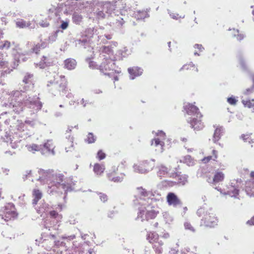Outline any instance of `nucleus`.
Segmentation results:
<instances>
[{
  "label": "nucleus",
  "instance_id": "1",
  "mask_svg": "<svg viewBox=\"0 0 254 254\" xmlns=\"http://www.w3.org/2000/svg\"><path fill=\"white\" fill-rule=\"evenodd\" d=\"M197 215L202 217L200 225L201 226L213 228L217 225L218 219L212 210H206L200 208L196 212Z\"/></svg>",
  "mask_w": 254,
  "mask_h": 254
},
{
  "label": "nucleus",
  "instance_id": "2",
  "mask_svg": "<svg viewBox=\"0 0 254 254\" xmlns=\"http://www.w3.org/2000/svg\"><path fill=\"white\" fill-rule=\"evenodd\" d=\"M166 134L162 131H159L156 134V136L152 139L151 146L155 150L159 152H162L164 151L165 146L164 140L166 139Z\"/></svg>",
  "mask_w": 254,
  "mask_h": 254
},
{
  "label": "nucleus",
  "instance_id": "3",
  "mask_svg": "<svg viewBox=\"0 0 254 254\" xmlns=\"http://www.w3.org/2000/svg\"><path fill=\"white\" fill-rule=\"evenodd\" d=\"M159 211L152 207L150 209H140L138 213V217L141 218L142 221H148L150 219H155L159 214Z\"/></svg>",
  "mask_w": 254,
  "mask_h": 254
},
{
  "label": "nucleus",
  "instance_id": "4",
  "mask_svg": "<svg viewBox=\"0 0 254 254\" xmlns=\"http://www.w3.org/2000/svg\"><path fill=\"white\" fill-rule=\"evenodd\" d=\"M154 166L155 160L149 159L143 160L138 165L134 166V169L139 173H144L152 170Z\"/></svg>",
  "mask_w": 254,
  "mask_h": 254
},
{
  "label": "nucleus",
  "instance_id": "5",
  "mask_svg": "<svg viewBox=\"0 0 254 254\" xmlns=\"http://www.w3.org/2000/svg\"><path fill=\"white\" fill-rule=\"evenodd\" d=\"M17 216L14 205L12 203H7L4 207L3 218L8 221L14 219Z\"/></svg>",
  "mask_w": 254,
  "mask_h": 254
},
{
  "label": "nucleus",
  "instance_id": "6",
  "mask_svg": "<svg viewBox=\"0 0 254 254\" xmlns=\"http://www.w3.org/2000/svg\"><path fill=\"white\" fill-rule=\"evenodd\" d=\"M118 170V167L117 168H114L107 174L108 178L110 181L118 183L123 180L125 175L122 173L119 172Z\"/></svg>",
  "mask_w": 254,
  "mask_h": 254
},
{
  "label": "nucleus",
  "instance_id": "7",
  "mask_svg": "<svg viewBox=\"0 0 254 254\" xmlns=\"http://www.w3.org/2000/svg\"><path fill=\"white\" fill-rule=\"evenodd\" d=\"M202 117L203 115L200 114L196 118H193L190 119L189 123L191 128L197 131L202 129L204 127V124L202 120Z\"/></svg>",
  "mask_w": 254,
  "mask_h": 254
},
{
  "label": "nucleus",
  "instance_id": "8",
  "mask_svg": "<svg viewBox=\"0 0 254 254\" xmlns=\"http://www.w3.org/2000/svg\"><path fill=\"white\" fill-rule=\"evenodd\" d=\"M60 80L57 82V90L61 94H66L68 91L67 81L64 75L60 76Z\"/></svg>",
  "mask_w": 254,
  "mask_h": 254
},
{
  "label": "nucleus",
  "instance_id": "9",
  "mask_svg": "<svg viewBox=\"0 0 254 254\" xmlns=\"http://www.w3.org/2000/svg\"><path fill=\"white\" fill-rule=\"evenodd\" d=\"M181 70L186 74L193 76L198 72L197 68L192 63L183 65Z\"/></svg>",
  "mask_w": 254,
  "mask_h": 254
},
{
  "label": "nucleus",
  "instance_id": "10",
  "mask_svg": "<svg viewBox=\"0 0 254 254\" xmlns=\"http://www.w3.org/2000/svg\"><path fill=\"white\" fill-rule=\"evenodd\" d=\"M184 109L187 114L189 115H198L201 114L198 107L192 104L188 103L184 106Z\"/></svg>",
  "mask_w": 254,
  "mask_h": 254
},
{
  "label": "nucleus",
  "instance_id": "11",
  "mask_svg": "<svg viewBox=\"0 0 254 254\" xmlns=\"http://www.w3.org/2000/svg\"><path fill=\"white\" fill-rule=\"evenodd\" d=\"M167 201L169 205L176 206L181 204V201L177 196L173 192H169L167 195Z\"/></svg>",
  "mask_w": 254,
  "mask_h": 254
},
{
  "label": "nucleus",
  "instance_id": "12",
  "mask_svg": "<svg viewBox=\"0 0 254 254\" xmlns=\"http://www.w3.org/2000/svg\"><path fill=\"white\" fill-rule=\"evenodd\" d=\"M52 64V60L49 56H43L41 61L37 64V65L41 68H44L47 66H50Z\"/></svg>",
  "mask_w": 254,
  "mask_h": 254
},
{
  "label": "nucleus",
  "instance_id": "13",
  "mask_svg": "<svg viewBox=\"0 0 254 254\" xmlns=\"http://www.w3.org/2000/svg\"><path fill=\"white\" fill-rule=\"evenodd\" d=\"M146 239L152 245L160 241L159 236L155 232L151 231L148 232Z\"/></svg>",
  "mask_w": 254,
  "mask_h": 254
},
{
  "label": "nucleus",
  "instance_id": "14",
  "mask_svg": "<svg viewBox=\"0 0 254 254\" xmlns=\"http://www.w3.org/2000/svg\"><path fill=\"white\" fill-rule=\"evenodd\" d=\"M73 136L69 135L64 141V145L66 152L71 151L73 149Z\"/></svg>",
  "mask_w": 254,
  "mask_h": 254
},
{
  "label": "nucleus",
  "instance_id": "15",
  "mask_svg": "<svg viewBox=\"0 0 254 254\" xmlns=\"http://www.w3.org/2000/svg\"><path fill=\"white\" fill-rule=\"evenodd\" d=\"M225 178L224 174L221 171H216L212 178L213 185H216L223 181Z\"/></svg>",
  "mask_w": 254,
  "mask_h": 254
},
{
  "label": "nucleus",
  "instance_id": "16",
  "mask_svg": "<svg viewBox=\"0 0 254 254\" xmlns=\"http://www.w3.org/2000/svg\"><path fill=\"white\" fill-rule=\"evenodd\" d=\"M105 61L103 62L100 65V69L103 72L109 71L111 69L110 64L111 63L110 58H104Z\"/></svg>",
  "mask_w": 254,
  "mask_h": 254
},
{
  "label": "nucleus",
  "instance_id": "17",
  "mask_svg": "<svg viewBox=\"0 0 254 254\" xmlns=\"http://www.w3.org/2000/svg\"><path fill=\"white\" fill-rule=\"evenodd\" d=\"M42 193L38 189H34L32 191V196L33 199L32 200V203L34 205H36L38 202L42 197Z\"/></svg>",
  "mask_w": 254,
  "mask_h": 254
},
{
  "label": "nucleus",
  "instance_id": "18",
  "mask_svg": "<svg viewBox=\"0 0 254 254\" xmlns=\"http://www.w3.org/2000/svg\"><path fill=\"white\" fill-rule=\"evenodd\" d=\"M64 65L65 68L68 70H72L75 68L76 62L74 59L68 58L64 61Z\"/></svg>",
  "mask_w": 254,
  "mask_h": 254
},
{
  "label": "nucleus",
  "instance_id": "19",
  "mask_svg": "<svg viewBox=\"0 0 254 254\" xmlns=\"http://www.w3.org/2000/svg\"><path fill=\"white\" fill-rule=\"evenodd\" d=\"M212 156H208L206 157H204L202 160V162L206 164L209 162L210 161L212 160L214 161H217V159L218 158V152L217 151L213 149L212 151Z\"/></svg>",
  "mask_w": 254,
  "mask_h": 254
},
{
  "label": "nucleus",
  "instance_id": "20",
  "mask_svg": "<svg viewBox=\"0 0 254 254\" xmlns=\"http://www.w3.org/2000/svg\"><path fill=\"white\" fill-rule=\"evenodd\" d=\"M129 73L132 75L133 78L134 77L140 75L142 73V69L138 67H133L128 69Z\"/></svg>",
  "mask_w": 254,
  "mask_h": 254
},
{
  "label": "nucleus",
  "instance_id": "21",
  "mask_svg": "<svg viewBox=\"0 0 254 254\" xmlns=\"http://www.w3.org/2000/svg\"><path fill=\"white\" fill-rule=\"evenodd\" d=\"M168 174V169L167 167L161 165L158 167V171L157 172V175L160 179L166 177Z\"/></svg>",
  "mask_w": 254,
  "mask_h": 254
},
{
  "label": "nucleus",
  "instance_id": "22",
  "mask_svg": "<svg viewBox=\"0 0 254 254\" xmlns=\"http://www.w3.org/2000/svg\"><path fill=\"white\" fill-rule=\"evenodd\" d=\"M163 245V242L160 240L152 245V248L155 252L156 254H161L162 253V246Z\"/></svg>",
  "mask_w": 254,
  "mask_h": 254
},
{
  "label": "nucleus",
  "instance_id": "23",
  "mask_svg": "<svg viewBox=\"0 0 254 254\" xmlns=\"http://www.w3.org/2000/svg\"><path fill=\"white\" fill-rule=\"evenodd\" d=\"M105 168L104 164L96 163L94 165L93 171L97 175H101L105 171Z\"/></svg>",
  "mask_w": 254,
  "mask_h": 254
},
{
  "label": "nucleus",
  "instance_id": "24",
  "mask_svg": "<svg viewBox=\"0 0 254 254\" xmlns=\"http://www.w3.org/2000/svg\"><path fill=\"white\" fill-rule=\"evenodd\" d=\"M222 130L221 127H218L215 128L213 137V140L214 142L218 141L220 139Z\"/></svg>",
  "mask_w": 254,
  "mask_h": 254
},
{
  "label": "nucleus",
  "instance_id": "25",
  "mask_svg": "<svg viewBox=\"0 0 254 254\" xmlns=\"http://www.w3.org/2000/svg\"><path fill=\"white\" fill-rule=\"evenodd\" d=\"M232 35L234 37L236 38L238 41H242L245 37L243 34L240 33L238 30L235 29H233L232 30Z\"/></svg>",
  "mask_w": 254,
  "mask_h": 254
},
{
  "label": "nucleus",
  "instance_id": "26",
  "mask_svg": "<svg viewBox=\"0 0 254 254\" xmlns=\"http://www.w3.org/2000/svg\"><path fill=\"white\" fill-rule=\"evenodd\" d=\"M242 103L245 107L252 109L254 111V99L242 100Z\"/></svg>",
  "mask_w": 254,
  "mask_h": 254
},
{
  "label": "nucleus",
  "instance_id": "27",
  "mask_svg": "<svg viewBox=\"0 0 254 254\" xmlns=\"http://www.w3.org/2000/svg\"><path fill=\"white\" fill-rule=\"evenodd\" d=\"M17 27L20 28H24L30 25L29 21L26 22L23 19H19L16 22Z\"/></svg>",
  "mask_w": 254,
  "mask_h": 254
},
{
  "label": "nucleus",
  "instance_id": "28",
  "mask_svg": "<svg viewBox=\"0 0 254 254\" xmlns=\"http://www.w3.org/2000/svg\"><path fill=\"white\" fill-rule=\"evenodd\" d=\"M183 162L188 166H192L194 164V161L193 159L189 155L185 156L183 158Z\"/></svg>",
  "mask_w": 254,
  "mask_h": 254
},
{
  "label": "nucleus",
  "instance_id": "29",
  "mask_svg": "<svg viewBox=\"0 0 254 254\" xmlns=\"http://www.w3.org/2000/svg\"><path fill=\"white\" fill-rule=\"evenodd\" d=\"M49 215L50 217L56 219L58 220H61L62 218V215L59 214L56 210H51L49 212Z\"/></svg>",
  "mask_w": 254,
  "mask_h": 254
},
{
  "label": "nucleus",
  "instance_id": "30",
  "mask_svg": "<svg viewBox=\"0 0 254 254\" xmlns=\"http://www.w3.org/2000/svg\"><path fill=\"white\" fill-rule=\"evenodd\" d=\"M13 107L15 108L14 111L16 113L19 114L23 111L24 105L22 102H18L17 105H14Z\"/></svg>",
  "mask_w": 254,
  "mask_h": 254
},
{
  "label": "nucleus",
  "instance_id": "31",
  "mask_svg": "<svg viewBox=\"0 0 254 254\" xmlns=\"http://www.w3.org/2000/svg\"><path fill=\"white\" fill-rule=\"evenodd\" d=\"M83 17L81 15L75 14L73 15V22L76 24H79L82 21Z\"/></svg>",
  "mask_w": 254,
  "mask_h": 254
},
{
  "label": "nucleus",
  "instance_id": "32",
  "mask_svg": "<svg viewBox=\"0 0 254 254\" xmlns=\"http://www.w3.org/2000/svg\"><path fill=\"white\" fill-rule=\"evenodd\" d=\"M38 173L39 175L42 176V177H39V178L38 179V180H42V178L48 177V176L51 173V171L50 170L45 171L43 169H40L38 171Z\"/></svg>",
  "mask_w": 254,
  "mask_h": 254
},
{
  "label": "nucleus",
  "instance_id": "33",
  "mask_svg": "<svg viewBox=\"0 0 254 254\" xmlns=\"http://www.w3.org/2000/svg\"><path fill=\"white\" fill-rule=\"evenodd\" d=\"M30 106H29V108H32L33 109L34 108V106H36L37 108L36 110H41L42 105L41 102L39 101H34V102H30Z\"/></svg>",
  "mask_w": 254,
  "mask_h": 254
},
{
  "label": "nucleus",
  "instance_id": "34",
  "mask_svg": "<svg viewBox=\"0 0 254 254\" xmlns=\"http://www.w3.org/2000/svg\"><path fill=\"white\" fill-rule=\"evenodd\" d=\"M55 180L56 183L58 184H60L61 183L63 182L64 180V175L62 174H59L55 175Z\"/></svg>",
  "mask_w": 254,
  "mask_h": 254
},
{
  "label": "nucleus",
  "instance_id": "35",
  "mask_svg": "<svg viewBox=\"0 0 254 254\" xmlns=\"http://www.w3.org/2000/svg\"><path fill=\"white\" fill-rule=\"evenodd\" d=\"M184 227L186 230H189L193 233L195 232V229L190 222H185L184 223Z\"/></svg>",
  "mask_w": 254,
  "mask_h": 254
},
{
  "label": "nucleus",
  "instance_id": "36",
  "mask_svg": "<svg viewBox=\"0 0 254 254\" xmlns=\"http://www.w3.org/2000/svg\"><path fill=\"white\" fill-rule=\"evenodd\" d=\"M95 137L93 133H89L88 134L86 141L88 143H92L95 142Z\"/></svg>",
  "mask_w": 254,
  "mask_h": 254
},
{
  "label": "nucleus",
  "instance_id": "37",
  "mask_svg": "<svg viewBox=\"0 0 254 254\" xmlns=\"http://www.w3.org/2000/svg\"><path fill=\"white\" fill-rule=\"evenodd\" d=\"M227 101L229 104L234 106L236 105L238 102V100H237L234 96L228 98Z\"/></svg>",
  "mask_w": 254,
  "mask_h": 254
},
{
  "label": "nucleus",
  "instance_id": "38",
  "mask_svg": "<svg viewBox=\"0 0 254 254\" xmlns=\"http://www.w3.org/2000/svg\"><path fill=\"white\" fill-rule=\"evenodd\" d=\"M97 158L99 160L104 159L106 157V154L102 150L98 151L97 154Z\"/></svg>",
  "mask_w": 254,
  "mask_h": 254
},
{
  "label": "nucleus",
  "instance_id": "39",
  "mask_svg": "<svg viewBox=\"0 0 254 254\" xmlns=\"http://www.w3.org/2000/svg\"><path fill=\"white\" fill-rule=\"evenodd\" d=\"M27 148L28 149L29 151H38L39 150V147L38 145L35 144H33L31 145H29L28 146H27Z\"/></svg>",
  "mask_w": 254,
  "mask_h": 254
},
{
  "label": "nucleus",
  "instance_id": "40",
  "mask_svg": "<svg viewBox=\"0 0 254 254\" xmlns=\"http://www.w3.org/2000/svg\"><path fill=\"white\" fill-rule=\"evenodd\" d=\"M194 48L197 50L194 52L195 55H199L198 52H201L204 50V48L202 46V45L200 44H195L194 46Z\"/></svg>",
  "mask_w": 254,
  "mask_h": 254
},
{
  "label": "nucleus",
  "instance_id": "41",
  "mask_svg": "<svg viewBox=\"0 0 254 254\" xmlns=\"http://www.w3.org/2000/svg\"><path fill=\"white\" fill-rule=\"evenodd\" d=\"M137 192L138 195L143 196H146L147 195V192L142 188H138Z\"/></svg>",
  "mask_w": 254,
  "mask_h": 254
},
{
  "label": "nucleus",
  "instance_id": "42",
  "mask_svg": "<svg viewBox=\"0 0 254 254\" xmlns=\"http://www.w3.org/2000/svg\"><path fill=\"white\" fill-rule=\"evenodd\" d=\"M98 195L100 199L103 202H106L108 199L107 195L105 193L99 192Z\"/></svg>",
  "mask_w": 254,
  "mask_h": 254
},
{
  "label": "nucleus",
  "instance_id": "43",
  "mask_svg": "<svg viewBox=\"0 0 254 254\" xmlns=\"http://www.w3.org/2000/svg\"><path fill=\"white\" fill-rule=\"evenodd\" d=\"M41 47L42 46L40 44H36L33 46L32 49V51L36 54H38L41 49Z\"/></svg>",
  "mask_w": 254,
  "mask_h": 254
},
{
  "label": "nucleus",
  "instance_id": "44",
  "mask_svg": "<svg viewBox=\"0 0 254 254\" xmlns=\"http://www.w3.org/2000/svg\"><path fill=\"white\" fill-rule=\"evenodd\" d=\"M254 91V85L251 88H249L247 89L245 91H244L243 94L246 95H248L250 94L253 93Z\"/></svg>",
  "mask_w": 254,
  "mask_h": 254
},
{
  "label": "nucleus",
  "instance_id": "45",
  "mask_svg": "<svg viewBox=\"0 0 254 254\" xmlns=\"http://www.w3.org/2000/svg\"><path fill=\"white\" fill-rule=\"evenodd\" d=\"M97 16L98 18H104L105 17V14L102 11H99L96 13Z\"/></svg>",
  "mask_w": 254,
  "mask_h": 254
},
{
  "label": "nucleus",
  "instance_id": "46",
  "mask_svg": "<svg viewBox=\"0 0 254 254\" xmlns=\"http://www.w3.org/2000/svg\"><path fill=\"white\" fill-rule=\"evenodd\" d=\"M68 26V22L67 21H63L61 25V26L60 27L63 29V30H65L66 29Z\"/></svg>",
  "mask_w": 254,
  "mask_h": 254
},
{
  "label": "nucleus",
  "instance_id": "47",
  "mask_svg": "<svg viewBox=\"0 0 254 254\" xmlns=\"http://www.w3.org/2000/svg\"><path fill=\"white\" fill-rule=\"evenodd\" d=\"M10 46V43L7 41H4L2 46V48H9Z\"/></svg>",
  "mask_w": 254,
  "mask_h": 254
},
{
  "label": "nucleus",
  "instance_id": "48",
  "mask_svg": "<svg viewBox=\"0 0 254 254\" xmlns=\"http://www.w3.org/2000/svg\"><path fill=\"white\" fill-rule=\"evenodd\" d=\"M206 181H207V182L208 183H209V184L213 185V182L212 181V179L211 178L210 176H206Z\"/></svg>",
  "mask_w": 254,
  "mask_h": 254
},
{
  "label": "nucleus",
  "instance_id": "49",
  "mask_svg": "<svg viewBox=\"0 0 254 254\" xmlns=\"http://www.w3.org/2000/svg\"><path fill=\"white\" fill-rule=\"evenodd\" d=\"M240 64L243 68H244V69L246 68V67H247L246 65L245 62L243 60H241L240 61Z\"/></svg>",
  "mask_w": 254,
  "mask_h": 254
},
{
  "label": "nucleus",
  "instance_id": "50",
  "mask_svg": "<svg viewBox=\"0 0 254 254\" xmlns=\"http://www.w3.org/2000/svg\"><path fill=\"white\" fill-rule=\"evenodd\" d=\"M247 223L250 225H254V216L247 222Z\"/></svg>",
  "mask_w": 254,
  "mask_h": 254
},
{
  "label": "nucleus",
  "instance_id": "51",
  "mask_svg": "<svg viewBox=\"0 0 254 254\" xmlns=\"http://www.w3.org/2000/svg\"><path fill=\"white\" fill-rule=\"evenodd\" d=\"M80 103L81 104H82L84 107H85L86 106V105L87 104V100H85L84 99H82L80 101Z\"/></svg>",
  "mask_w": 254,
  "mask_h": 254
},
{
  "label": "nucleus",
  "instance_id": "52",
  "mask_svg": "<svg viewBox=\"0 0 254 254\" xmlns=\"http://www.w3.org/2000/svg\"><path fill=\"white\" fill-rule=\"evenodd\" d=\"M103 52H111L112 50L111 48H110L109 47H104L103 49Z\"/></svg>",
  "mask_w": 254,
  "mask_h": 254
},
{
  "label": "nucleus",
  "instance_id": "53",
  "mask_svg": "<svg viewBox=\"0 0 254 254\" xmlns=\"http://www.w3.org/2000/svg\"><path fill=\"white\" fill-rule=\"evenodd\" d=\"M249 135L248 134H247V135H245V134H242V136H241V137L242 138H243L244 140H247L248 138H249Z\"/></svg>",
  "mask_w": 254,
  "mask_h": 254
},
{
  "label": "nucleus",
  "instance_id": "54",
  "mask_svg": "<svg viewBox=\"0 0 254 254\" xmlns=\"http://www.w3.org/2000/svg\"><path fill=\"white\" fill-rule=\"evenodd\" d=\"M250 176L252 178H254V171H252L251 174Z\"/></svg>",
  "mask_w": 254,
  "mask_h": 254
},
{
  "label": "nucleus",
  "instance_id": "55",
  "mask_svg": "<svg viewBox=\"0 0 254 254\" xmlns=\"http://www.w3.org/2000/svg\"><path fill=\"white\" fill-rule=\"evenodd\" d=\"M80 2L79 3V4L80 5H84V0H79Z\"/></svg>",
  "mask_w": 254,
  "mask_h": 254
},
{
  "label": "nucleus",
  "instance_id": "56",
  "mask_svg": "<svg viewBox=\"0 0 254 254\" xmlns=\"http://www.w3.org/2000/svg\"><path fill=\"white\" fill-rule=\"evenodd\" d=\"M252 80H253V82H254V85H254V75H252Z\"/></svg>",
  "mask_w": 254,
  "mask_h": 254
},
{
  "label": "nucleus",
  "instance_id": "57",
  "mask_svg": "<svg viewBox=\"0 0 254 254\" xmlns=\"http://www.w3.org/2000/svg\"><path fill=\"white\" fill-rule=\"evenodd\" d=\"M158 225V223L157 222L155 223L154 226L155 227H157Z\"/></svg>",
  "mask_w": 254,
  "mask_h": 254
},
{
  "label": "nucleus",
  "instance_id": "58",
  "mask_svg": "<svg viewBox=\"0 0 254 254\" xmlns=\"http://www.w3.org/2000/svg\"><path fill=\"white\" fill-rule=\"evenodd\" d=\"M61 185L63 186V188H64V187L65 186V185L64 184H63Z\"/></svg>",
  "mask_w": 254,
  "mask_h": 254
},
{
  "label": "nucleus",
  "instance_id": "59",
  "mask_svg": "<svg viewBox=\"0 0 254 254\" xmlns=\"http://www.w3.org/2000/svg\"><path fill=\"white\" fill-rule=\"evenodd\" d=\"M62 209V207L61 206L60 208H59V211H61Z\"/></svg>",
  "mask_w": 254,
  "mask_h": 254
},
{
  "label": "nucleus",
  "instance_id": "60",
  "mask_svg": "<svg viewBox=\"0 0 254 254\" xmlns=\"http://www.w3.org/2000/svg\"><path fill=\"white\" fill-rule=\"evenodd\" d=\"M93 63V62H91L90 63V64H90V66H91L92 64V63Z\"/></svg>",
  "mask_w": 254,
  "mask_h": 254
},
{
  "label": "nucleus",
  "instance_id": "61",
  "mask_svg": "<svg viewBox=\"0 0 254 254\" xmlns=\"http://www.w3.org/2000/svg\"><path fill=\"white\" fill-rule=\"evenodd\" d=\"M23 81H24L25 83H27V82L26 81H25V79H24V80H23Z\"/></svg>",
  "mask_w": 254,
  "mask_h": 254
},
{
  "label": "nucleus",
  "instance_id": "62",
  "mask_svg": "<svg viewBox=\"0 0 254 254\" xmlns=\"http://www.w3.org/2000/svg\"><path fill=\"white\" fill-rule=\"evenodd\" d=\"M252 13H253V14L254 15V9L253 10V11H252Z\"/></svg>",
  "mask_w": 254,
  "mask_h": 254
},
{
  "label": "nucleus",
  "instance_id": "63",
  "mask_svg": "<svg viewBox=\"0 0 254 254\" xmlns=\"http://www.w3.org/2000/svg\"><path fill=\"white\" fill-rule=\"evenodd\" d=\"M183 141H187V139H183Z\"/></svg>",
  "mask_w": 254,
  "mask_h": 254
},
{
  "label": "nucleus",
  "instance_id": "64",
  "mask_svg": "<svg viewBox=\"0 0 254 254\" xmlns=\"http://www.w3.org/2000/svg\"><path fill=\"white\" fill-rule=\"evenodd\" d=\"M60 107H63V105H61L60 106Z\"/></svg>",
  "mask_w": 254,
  "mask_h": 254
}]
</instances>
